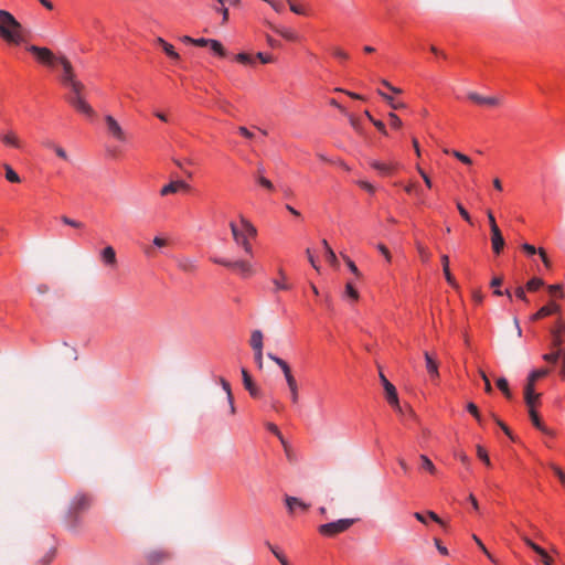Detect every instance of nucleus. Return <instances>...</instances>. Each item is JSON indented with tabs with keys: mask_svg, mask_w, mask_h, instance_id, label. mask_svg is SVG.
<instances>
[{
	"mask_svg": "<svg viewBox=\"0 0 565 565\" xmlns=\"http://www.w3.org/2000/svg\"><path fill=\"white\" fill-rule=\"evenodd\" d=\"M0 38L13 45L24 42L22 24L11 12L2 9H0Z\"/></svg>",
	"mask_w": 565,
	"mask_h": 565,
	"instance_id": "obj_1",
	"label": "nucleus"
},
{
	"mask_svg": "<svg viewBox=\"0 0 565 565\" xmlns=\"http://www.w3.org/2000/svg\"><path fill=\"white\" fill-rule=\"evenodd\" d=\"M71 94L66 96V100L79 113L93 117L95 115L92 106L85 100L83 93L85 86L81 81L73 83L70 87Z\"/></svg>",
	"mask_w": 565,
	"mask_h": 565,
	"instance_id": "obj_2",
	"label": "nucleus"
},
{
	"mask_svg": "<svg viewBox=\"0 0 565 565\" xmlns=\"http://www.w3.org/2000/svg\"><path fill=\"white\" fill-rule=\"evenodd\" d=\"M267 356L271 361H274L281 369V371H282V373L285 375L288 388L290 391V399H291V402L294 404H297L298 399H299L298 384H297V381H296V379L294 377V375L291 373V370H290L289 365L287 364L286 361H284L282 359L276 356L273 353H267Z\"/></svg>",
	"mask_w": 565,
	"mask_h": 565,
	"instance_id": "obj_3",
	"label": "nucleus"
},
{
	"mask_svg": "<svg viewBox=\"0 0 565 565\" xmlns=\"http://www.w3.org/2000/svg\"><path fill=\"white\" fill-rule=\"evenodd\" d=\"M212 262L226 268L233 269L243 278H248L254 275L253 266L246 259L228 260L225 258L213 257Z\"/></svg>",
	"mask_w": 565,
	"mask_h": 565,
	"instance_id": "obj_4",
	"label": "nucleus"
},
{
	"mask_svg": "<svg viewBox=\"0 0 565 565\" xmlns=\"http://www.w3.org/2000/svg\"><path fill=\"white\" fill-rule=\"evenodd\" d=\"M354 522V519H340L338 521L320 525L319 533L324 536H335L337 534L349 530Z\"/></svg>",
	"mask_w": 565,
	"mask_h": 565,
	"instance_id": "obj_5",
	"label": "nucleus"
},
{
	"mask_svg": "<svg viewBox=\"0 0 565 565\" xmlns=\"http://www.w3.org/2000/svg\"><path fill=\"white\" fill-rule=\"evenodd\" d=\"M26 50L33 54L40 63L46 66H53L55 63H58V57L47 47L29 45Z\"/></svg>",
	"mask_w": 565,
	"mask_h": 565,
	"instance_id": "obj_6",
	"label": "nucleus"
},
{
	"mask_svg": "<svg viewBox=\"0 0 565 565\" xmlns=\"http://www.w3.org/2000/svg\"><path fill=\"white\" fill-rule=\"evenodd\" d=\"M380 380L383 384L385 396L388 404L398 413L403 412V407L399 405L398 396L395 386L386 379V376L380 371Z\"/></svg>",
	"mask_w": 565,
	"mask_h": 565,
	"instance_id": "obj_7",
	"label": "nucleus"
},
{
	"mask_svg": "<svg viewBox=\"0 0 565 565\" xmlns=\"http://www.w3.org/2000/svg\"><path fill=\"white\" fill-rule=\"evenodd\" d=\"M58 64L62 66L63 73L61 82L63 85L70 87L73 83L77 82L75 71L68 58L64 55L58 56Z\"/></svg>",
	"mask_w": 565,
	"mask_h": 565,
	"instance_id": "obj_8",
	"label": "nucleus"
},
{
	"mask_svg": "<svg viewBox=\"0 0 565 565\" xmlns=\"http://www.w3.org/2000/svg\"><path fill=\"white\" fill-rule=\"evenodd\" d=\"M564 340L558 337L557 332H554V340L551 343L552 351L543 354V360L551 364H556L563 353L562 345Z\"/></svg>",
	"mask_w": 565,
	"mask_h": 565,
	"instance_id": "obj_9",
	"label": "nucleus"
},
{
	"mask_svg": "<svg viewBox=\"0 0 565 565\" xmlns=\"http://www.w3.org/2000/svg\"><path fill=\"white\" fill-rule=\"evenodd\" d=\"M230 228L235 243L238 246H242L247 255L252 256L253 248L247 235L244 232H242L234 222L230 223Z\"/></svg>",
	"mask_w": 565,
	"mask_h": 565,
	"instance_id": "obj_10",
	"label": "nucleus"
},
{
	"mask_svg": "<svg viewBox=\"0 0 565 565\" xmlns=\"http://www.w3.org/2000/svg\"><path fill=\"white\" fill-rule=\"evenodd\" d=\"M105 122L107 131L111 137H114L118 141H126L125 131L122 130L119 122L111 115L105 116Z\"/></svg>",
	"mask_w": 565,
	"mask_h": 565,
	"instance_id": "obj_11",
	"label": "nucleus"
},
{
	"mask_svg": "<svg viewBox=\"0 0 565 565\" xmlns=\"http://www.w3.org/2000/svg\"><path fill=\"white\" fill-rule=\"evenodd\" d=\"M0 140L3 142V145L15 148V149H22L23 142L19 138L18 134L13 130L3 131L0 134Z\"/></svg>",
	"mask_w": 565,
	"mask_h": 565,
	"instance_id": "obj_12",
	"label": "nucleus"
},
{
	"mask_svg": "<svg viewBox=\"0 0 565 565\" xmlns=\"http://www.w3.org/2000/svg\"><path fill=\"white\" fill-rule=\"evenodd\" d=\"M190 185L182 180L171 181L169 184L162 186L160 194L162 196L174 194L179 191H189Z\"/></svg>",
	"mask_w": 565,
	"mask_h": 565,
	"instance_id": "obj_13",
	"label": "nucleus"
},
{
	"mask_svg": "<svg viewBox=\"0 0 565 565\" xmlns=\"http://www.w3.org/2000/svg\"><path fill=\"white\" fill-rule=\"evenodd\" d=\"M468 98L478 105H487V106H491V107L499 106L501 103L499 97H494V96L484 97L475 92L469 93Z\"/></svg>",
	"mask_w": 565,
	"mask_h": 565,
	"instance_id": "obj_14",
	"label": "nucleus"
},
{
	"mask_svg": "<svg viewBox=\"0 0 565 565\" xmlns=\"http://www.w3.org/2000/svg\"><path fill=\"white\" fill-rule=\"evenodd\" d=\"M561 312V306L556 302H550L546 306H543L536 313H534L531 317L532 321L540 320L542 318H545L551 315L559 313Z\"/></svg>",
	"mask_w": 565,
	"mask_h": 565,
	"instance_id": "obj_15",
	"label": "nucleus"
},
{
	"mask_svg": "<svg viewBox=\"0 0 565 565\" xmlns=\"http://www.w3.org/2000/svg\"><path fill=\"white\" fill-rule=\"evenodd\" d=\"M242 380L244 387L248 391L252 397H259L260 396V390L256 386V384L253 382L252 376L247 372L246 369H242Z\"/></svg>",
	"mask_w": 565,
	"mask_h": 565,
	"instance_id": "obj_16",
	"label": "nucleus"
},
{
	"mask_svg": "<svg viewBox=\"0 0 565 565\" xmlns=\"http://www.w3.org/2000/svg\"><path fill=\"white\" fill-rule=\"evenodd\" d=\"M534 386L531 383H526L524 386V402L529 408L534 407L541 397V394L535 392Z\"/></svg>",
	"mask_w": 565,
	"mask_h": 565,
	"instance_id": "obj_17",
	"label": "nucleus"
},
{
	"mask_svg": "<svg viewBox=\"0 0 565 565\" xmlns=\"http://www.w3.org/2000/svg\"><path fill=\"white\" fill-rule=\"evenodd\" d=\"M269 26L271 28V30L274 32H276L277 34H279L280 36H282L287 41H298L299 40L298 33L295 30L290 29V28L277 26V25H274V24H269Z\"/></svg>",
	"mask_w": 565,
	"mask_h": 565,
	"instance_id": "obj_18",
	"label": "nucleus"
},
{
	"mask_svg": "<svg viewBox=\"0 0 565 565\" xmlns=\"http://www.w3.org/2000/svg\"><path fill=\"white\" fill-rule=\"evenodd\" d=\"M424 358L426 362V370L429 373L430 377L433 380L437 379L439 376L438 362L428 352L424 353Z\"/></svg>",
	"mask_w": 565,
	"mask_h": 565,
	"instance_id": "obj_19",
	"label": "nucleus"
},
{
	"mask_svg": "<svg viewBox=\"0 0 565 565\" xmlns=\"http://www.w3.org/2000/svg\"><path fill=\"white\" fill-rule=\"evenodd\" d=\"M491 243H492V249L493 252L499 255L503 247H504V238L501 234V231L500 228L499 230H494V231H491Z\"/></svg>",
	"mask_w": 565,
	"mask_h": 565,
	"instance_id": "obj_20",
	"label": "nucleus"
},
{
	"mask_svg": "<svg viewBox=\"0 0 565 565\" xmlns=\"http://www.w3.org/2000/svg\"><path fill=\"white\" fill-rule=\"evenodd\" d=\"M157 44L160 45L163 50V52L172 60L174 61H179L180 60V55L179 53L174 50L173 45L168 43L166 40H163L162 38H157L156 40Z\"/></svg>",
	"mask_w": 565,
	"mask_h": 565,
	"instance_id": "obj_21",
	"label": "nucleus"
},
{
	"mask_svg": "<svg viewBox=\"0 0 565 565\" xmlns=\"http://www.w3.org/2000/svg\"><path fill=\"white\" fill-rule=\"evenodd\" d=\"M100 256H102V260L106 265L111 266V267L116 266V264H117L116 252L111 246H106L102 250Z\"/></svg>",
	"mask_w": 565,
	"mask_h": 565,
	"instance_id": "obj_22",
	"label": "nucleus"
},
{
	"mask_svg": "<svg viewBox=\"0 0 565 565\" xmlns=\"http://www.w3.org/2000/svg\"><path fill=\"white\" fill-rule=\"evenodd\" d=\"M529 414H530V417H531V420H532L533 425L539 430H541L542 433H544L546 435L553 436V433L541 422V419H540L537 413L535 412L534 407L529 408Z\"/></svg>",
	"mask_w": 565,
	"mask_h": 565,
	"instance_id": "obj_23",
	"label": "nucleus"
},
{
	"mask_svg": "<svg viewBox=\"0 0 565 565\" xmlns=\"http://www.w3.org/2000/svg\"><path fill=\"white\" fill-rule=\"evenodd\" d=\"M440 259H441L443 270H444V275H445L446 280L452 287L457 288L456 280H455V278L451 275L450 269H449V257H448V255H441Z\"/></svg>",
	"mask_w": 565,
	"mask_h": 565,
	"instance_id": "obj_24",
	"label": "nucleus"
},
{
	"mask_svg": "<svg viewBox=\"0 0 565 565\" xmlns=\"http://www.w3.org/2000/svg\"><path fill=\"white\" fill-rule=\"evenodd\" d=\"M178 267L185 273H192L196 269V262L190 257H181L178 259Z\"/></svg>",
	"mask_w": 565,
	"mask_h": 565,
	"instance_id": "obj_25",
	"label": "nucleus"
},
{
	"mask_svg": "<svg viewBox=\"0 0 565 565\" xmlns=\"http://www.w3.org/2000/svg\"><path fill=\"white\" fill-rule=\"evenodd\" d=\"M220 383L226 393L231 414H235L236 408H235V404H234V397L232 394L231 385L224 377H220Z\"/></svg>",
	"mask_w": 565,
	"mask_h": 565,
	"instance_id": "obj_26",
	"label": "nucleus"
},
{
	"mask_svg": "<svg viewBox=\"0 0 565 565\" xmlns=\"http://www.w3.org/2000/svg\"><path fill=\"white\" fill-rule=\"evenodd\" d=\"M169 554L164 551H151L147 555V559L150 564H158L169 558Z\"/></svg>",
	"mask_w": 565,
	"mask_h": 565,
	"instance_id": "obj_27",
	"label": "nucleus"
},
{
	"mask_svg": "<svg viewBox=\"0 0 565 565\" xmlns=\"http://www.w3.org/2000/svg\"><path fill=\"white\" fill-rule=\"evenodd\" d=\"M249 342L254 351L263 350V332L260 330H254Z\"/></svg>",
	"mask_w": 565,
	"mask_h": 565,
	"instance_id": "obj_28",
	"label": "nucleus"
},
{
	"mask_svg": "<svg viewBox=\"0 0 565 565\" xmlns=\"http://www.w3.org/2000/svg\"><path fill=\"white\" fill-rule=\"evenodd\" d=\"M285 501H286V505L288 508V510L290 512L294 511L295 507H299L301 508L302 510H307L309 508V505L302 501H300L298 498L296 497H290V495H287L285 498Z\"/></svg>",
	"mask_w": 565,
	"mask_h": 565,
	"instance_id": "obj_29",
	"label": "nucleus"
},
{
	"mask_svg": "<svg viewBox=\"0 0 565 565\" xmlns=\"http://www.w3.org/2000/svg\"><path fill=\"white\" fill-rule=\"evenodd\" d=\"M550 372H551V370L547 367L535 370L532 373H530V375L527 376L526 383H531V384L535 385L537 380L545 377L546 375L550 374Z\"/></svg>",
	"mask_w": 565,
	"mask_h": 565,
	"instance_id": "obj_30",
	"label": "nucleus"
},
{
	"mask_svg": "<svg viewBox=\"0 0 565 565\" xmlns=\"http://www.w3.org/2000/svg\"><path fill=\"white\" fill-rule=\"evenodd\" d=\"M241 224H242V227H243L242 232H244L247 235L248 238L249 237H252V238L256 237L257 230L248 220H246L245 217L242 216L241 217Z\"/></svg>",
	"mask_w": 565,
	"mask_h": 565,
	"instance_id": "obj_31",
	"label": "nucleus"
},
{
	"mask_svg": "<svg viewBox=\"0 0 565 565\" xmlns=\"http://www.w3.org/2000/svg\"><path fill=\"white\" fill-rule=\"evenodd\" d=\"M501 284H502V277H494L491 280L490 285H491L492 288H494V295H497V296L505 295L511 300L512 299V295H511L509 289H507L505 291H502V290L499 289Z\"/></svg>",
	"mask_w": 565,
	"mask_h": 565,
	"instance_id": "obj_32",
	"label": "nucleus"
},
{
	"mask_svg": "<svg viewBox=\"0 0 565 565\" xmlns=\"http://www.w3.org/2000/svg\"><path fill=\"white\" fill-rule=\"evenodd\" d=\"M377 94L393 108V109H403L405 108V104L404 103H396V100H394V98L385 93H383L382 90H377Z\"/></svg>",
	"mask_w": 565,
	"mask_h": 565,
	"instance_id": "obj_33",
	"label": "nucleus"
},
{
	"mask_svg": "<svg viewBox=\"0 0 565 565\" xmlns=\"http://www.w3.org/2000/svg\"><path fill=\"white\" fill-rule=\"evenodd\" d=\"M322 246L324 248V252H326V258L327 260L331 264V265H337L338 264V259H337V256L333 252V249L330 247V245L328 244L327 239H322Z\"/></svg>",
	"mask_w": 565,
	"mask_h": 565,
	"instance_id": "obj_34",
	"label": "nucleus"
},
{
	"mask_svg": "<svg viewBox=\"0 0 565 565\" xmlns=\"http://www.w3.org/2000/svg\"><path fill=\"white\" fill-rule=\"evenodd\" d=\"M419 460H420V468L430 472V473H435L436 472V467L435 465L431 462V460L425 456V455H420L419 456Z\"/></svg>",
	"mask_w": 565,
	"mask_h": 565,
	"instance_id": "obj_35",
	"label": "nucleus"
},
{
	"mask_svg": "<svg viewBox=\"0 0 565 565\" xmlns=\"http://www.w3.org/2000/svg\"><path fill=\"white\" fill-rule=\"evenodd\" d=\"M371 166L382 174H390L394 168L392 164H386L380 161H372Z\"/></svg>",
	"mask_w": 565,
	"mask_h": 565,
	"instance_id": "obj_36",
	"label": "nucleus"
},
{
	"mask_svg": "<svg viewBox=\"0 0 565 565\" xmlns=\"http://www.w3.org/2000/svg\"><path fill=\"white\" fill-rule=\"evenodd\" d=\"M497 386L498 388L504 394L507 398L512 397V393L509 388V383L505 377H500L497 380Z\"/></svg>",
	"mask_w": 565,
	"mask_h": 565,
	"instance_id": "obj_37",
	"label": "nucleus"
},
{
	"mask_svg": "<svg viewBox=\"0 0 565 565\" xmlns=\"http://www.w3.org/2000/svg\"><path fill=\"white\" fill-rule=\"evenodd\" d=\"M255 180L259 185L265 188L267 191L273 192L275 190L273 182L270 180H268L267 178H265V175L255 174Z\"/></svg>",
	"mask_w": 565,
	"mask_h": 565,
	"instance_id": "obj_38",
	"label": "nucleus"
},
{
	"mask_svg": "<svg viewBox=\"0 0 565 565\" xmlns=\"http://www.w3.org/2000/svg\"><path fill=\"white\" fill-rule=\"evenodd\" d=\"M209 46L218 56H221V57L226 56V51H225V49L223 47V45H222V43L220 41L212 39V41L210 42Z\"/></svg>",
	"mask_w": 565,
	"mask_h": 565,
	"instance_id": "obj_39",
	"label": "nucleus"
},
{
	"mask_svg": "<svg viewBox=\"0 0 565 565\" xmlns=\"http://www.w3.org/2000/svg\"><path fill=\"white\" fill-rule=\"evenodd\" d=\"M6 178L9 182L19 183L21 181L19 174L9 164H4Z\"/></svg>",
	"mask_w": 565,
	"mask_h": 565,
	"instance_id": "obj_40",
	"label": "nucleus"
},
{
	"mask_svg": "<svg viewBox=\"0 0 565 565\" xmlns=\"http://www.w3.org/2000/svg\"><path fill=\"white\" fill-rule=\"evenodd\" d=\"M554 332H557L558 333V337L562 338L564 340V334H565V320L563 319H558L556 321V326L555 328H553L551 330V334H552V341L554 340Z\"/></svg>",
	"mask_w": 565,
	"mask_h": 565,
	"instance_id": "obj_41",
	"label": "nucleus"
},
{
	"mask_svg": "<svg viewBox=\"0 0 565 565\" xmlns=\"http://www.w3.org/2000/svg\"><path fill=\"white\" fill-rule=\"evenodd\" d=\"M221 7H213V10L222 14V24H226L228 21V10L223 7L224 0H215Z\"/></svg>",
	"mask_w": 565,
	"mask_h": 565,
	"instance_id": "obj_42",
	"label": "nucleus"
},
{
	"mask_svg": "<svg viewBox=\"0 0 565 565\" xmlns=\"http://www.w3.org/2000/svg\"><path fill=\"white\" fill-rule=\"evenodd\" d=\"M266 427H267V429L269 431H271L273 434H275L279 438L281 445L284 446V449L287 450V441L284 439V437H282L280 430L278 429V427L275 424H273V423H267Z\"/></svg>",
	"mask_w": 565,
	"mask_h": 565,
	"instance_id": "obj_43",
	"label": "nucleus"
},
{
	"mask_svg": "<svg viewBox=\"0 0 565 565\" xmlns=\"http://www.w3.org/2000/svg\"><path fill=\"white\" fill-rule=\"evenodd\" d=\"M547 290H548V292L552 296H555V297H558V298H564L565 297V294L563 291V285H561V284L550 285L547 287Z\"/></svg>",
	"mask_w": 565,
	"mask_h": 565,
	"instance_id": "obj_44",
	"label": "nucleus"
},
{
	"mask_svg": "<svg viewBox=\"0 0 565 565\" xmlns=\"http://www.w3.org/2000/svg\"><path fill=\"white\" fill-rule=\"evenodd\" d=\"M444 152L447 153V154L448 153L452 154L455 158L460 160L462 163L471 164V159L468 156H466V154H463V153H461V152H459L457 150L450 151L448 149H444Z\"/></svg>",
	"mask_w": 565,
	"mask_h": 565,
	"instance_id": "obj_45",
	"label": "nucleus"
},
{
	"mask_svg": "<svg viewBox=\"0 0 565 565\" xmlns=\"http://www.w3.org/2000/svg\"><path fill=\"white\" fill-rule=\"evenodd\" d=\"M544 285V281L541 279V278H532L530 279L527 282H526V289L529 291H535L537 290L540 287H542Z\"/></svg>",
	"mask_w": 565,
	"mask_h": 565,
	"instance_id": "obj_46",
	"label": "nucleus"
},
{
	"mask_svg": "<svg viewBox=\"0 0 565 565\" xmlns=\"http://www.w3.org/2000/svg\"><path fill=\"white\" fill-rule=\"evenodd\" d=\"M477 456L479 457L480 460H482L488 467L491 466V461H490V458H489V455L487 452V450L478 445L477 446Z\"/></svg>",
	"mask_w": 565,
	"mask_h": 565,
	"instance_id": "obj_47",
	"label": "nucleus"
},
{
	"mask_svg": "<svg viewBox=\"0 0 565 565\" xmlns=\"http://www.w3.org/2000/svg\"><path fill=\"white\" fill-rule=\"evenodd\" d=\"M61 221L67 225V226H72V227H75V228H83L84 227V224L79 221H76V220H73L66 215H63L61 216Z\"/></svg>",
	"mask_w": 565,
	"mask_h": 565,
	"instance_id": "obj_48",
	"label": "nucleus"
},
{
	"mask_svg": "<svg viewBox=\"0 0 565 565\" xmlns=\"http://www.w3.org/2000/svg\"><path fill=\"white\" fill-rule=\"evenodd\" d=\"M491 417L498 424V426L504 431V434L510 439L514 440V436L512 435V431L510 430V428L502 420H500L494 414H492Z\"/></svg>",
	"mask_w": 565,
	"mask_h": 565,
	"instance_id": "obj_49",
	"label": "nucleus"
},
{
	"mask_svg": "<svg viewBox=\"0 0 565 565\" xmlns=\"http://www.w3.org/2000/svg\"><path fill=\"white\" fill-rule=\"evenodd\" d=\"M472 539L473 541L477 543V545L479 546V548L488 556V558L493 562V563H497V559L489 553V551L487 550V547L484 546V544L482 543V541L476 535L473 534L472 535Z\"/></svg>",
	"mask_w": 565,
	"mask_h": 565,
	"instance_id": "obj_50",
	"label": "nucleus"
},
{
	"mask_svg": "<svg viewBox=\"0 0 565 565\" xmlns=\"http://www.w3.org/2000/svg\"><path fill=\"white\" fill-rule=\"evenodd\" d=\"M345 296L353 300L359 299V292L356 291V289L353 287L352 282H350V281H348L345 285Z\"/></svg>",
	"mask_w": 565,
	"mask_h": 565,
	"instance_id": "obj_51",
	"label": "nucleus"
},
{
	"mask_svg": "<svg viewBox=\"0 0 565 565\" xmlns=\"http://www.w3.org/2000/svg\"><path fill=\"white\" fill-rule=\"evenodd\" d=\"M523 542L532 548L536 554H543V548L531 541L527 536H522Z\"/></svg>",
	"mask_w": 565,
	"mask_h": 565,
	"instance_id": "obj_52",
	"label": "nucleus"
},
{
	"mask_svg": "<svg viewBox=\"0 0 565 565\" xmlns=\"http://www.w3.org/2000/svg\"><path fill=\"white\" fill-rule=\"evenodd\" d=\"M417 250L419 253V256L422 258L423 262H428L429 257H430V253L428 252V249L423 246L420 243H417Z\"/></svg>",
	"mask_w": 565,
	"mask_h": 565,
	"instance_id": "obj_53",
	"label": "nucleus"
},
{
	"mask_svg": "<svg viewBox=\"0 0 565 565\" xmlns=\"http://www.w3.org/2000/svg\"><path fill=\"white\" fill-rule=\"evenodd\" d=\"M388 119H390V124H391V126H392L393 128L398 129V128H401V127H402V125H403V124H402V120L399 119V117H398L396 114H394V113H390V114H388Z\"/></svg>",
	"mask_w": 565,
	"mask_h": 565,
	"instance_id": "obj_54",
	"label": "nucleus"
},
{
	"mask_svg": "<svg viewBox=\"0 0 565 565\" xmlns=\"http://www.w3.org/2000/svg\"><path fill=\"white\" fill-rule=\"evenodd\" d=\"M54 153L62 160L68 162L70 161V157L67 154V152L64 150L63 147H61L60 145H57V147L53 150Z\"/></svg>",
	"mask_w": 565,
	"mask_h": 565,
	"instance_id": "obj_55",
	"label": "nucleus"
},
{
	"mask_svg": "<svg viewBox=\"0 0 565 565\" xmlns=\"http://www.w3.org/2000/svg\"><path fill=\"white\" fill-rule=\"evenodd\" d=\"M551 468L554 471V473L557 476L559 481L563 484H565V473H564V471L559 467H557L556 465H553V463H551Z\"/></svg>",
	"mask_w": 565,
	"mask_h": 565,
	"instance_id": "obj_56",
	"label": "nucleus"
},
{
	"mask_svg": "<svg viewBox=\"0 0 565 565\" xmlns=\"http://www.w3.org/2000/svg\"><path fill=\"white\" fill-rule=\"evenodd\" d=\"M332 52H333V55L335 57H338V58H340L342 61H345V60L349 58V54L345 51H343L342 49H340V47H334L332 50Z\"/></svg>",
	"mask_w": 565,
	"mask_h": 565,
	"instance_id": "obj_57",
	"label": "nucleus"
},
{
	"mask_svg": "<svg viewBox=\"0 0 565 565\" xmlns=\"http://www.w3.org/2000/svg\"><path fill=\"white\" fill-rule=\"evenodd\" d=\"M236 60H237V62L243 63V64L253 63V58L247 53H238L236 55Z\"/></svg>",
	"mask_w": 565,
	"mask_h": 565,
	"instance_id": "obj_58",
	"label": "nucleus"
},
{
	"mask_svg": "<svg viewBox=\"0 0 565 565\" xmlns=\"http://www.w3.org/2000/svg\"><path fill=\"white\" fill-rule=\"evenodd\" d=\"M537 253L541 256V258L544 263V266L550 269L552 267V264H551L550 258L546 255V252L543 248H539Z\"/></svg>",
	"mask_w": 565,
	"mask_h": 565,
	"instance_id": "obj_59",
	"label": "nucleus"
},
{
	"mask_svg": "<svg viewBox=\"0 0 565 565\" xmlns=\"http://www.w3.org/2000/svg\"><path fill=\"white\" fill-rule=\"evenodd\" d=\"M377 249H379V252H380V253L385 257V259H386L387 262H391L392 256H391V253H390V250L387 249V247H386L385 245H383V244H379V245H377Z\"/></svg>",
	"mask_w": 565,
	"mask_h": 565,
	"instance_id": "obj_60",
	"label": "nucleus"
},
{
	"mask_svg": "<svg viewBox=\"0 0 565 565\" xmlns=\"http://www.w3.org/2000/svg\"><path fill=\"white\" fill-rule=\"evenodd\" d=\"M457 209L460 213V215L463 217V220H466L467 222H471V217L469 215V213L467 212V210L462 206V204L460 202H457Z\"/></svg>",
	"mask_w": 565,
	"mask_h": 565,
	"instance_id": "obj_61",
	"label": "nucleus"
},
{
	"mask_svg": "<svg viewBox=\"0 0 565 565\" xmlns=\"http://www.w3.org/2000/svg\"><path fill=\"white\" fill-rule=\"evenodd\" d=\"M515 296L516 298H519L520 300L524 301V302H529V299L526 297V294L524 291V288L523 287H518L515 289Z\"/></svg>",
	"mask_w": 565,
	"mask_h": 565,
	"instance_id": "obj_62",
	"label": "nucleus"
},
{
	"mask_svg": "<svg viewBox=\"0 0 565 565\" xmlns=\"http://www.w3.org/2000/svg\"><path fill=\"white\" fill-rule=\"evenodd\" d=\"M256 56L264 64L271 63L274 61L273 56L269 54H264V53L259 52V53H257Z\"/></svg>",
	"mask_w": 565,
	"mask_h": 565,
	"instance_id": "obj_63",
	"label": "nucleus"
},
{
	"mask_svg": "<svg viewBox=\"0 0 565 565\" xmlns=\"http://www.w3.org/2000/svg\"><path fill=\"white\" fill-rule=\"evenodd\" d=\"M153 245L156 247L162 248V247H166L168 245V241L166 238H163V237L156 236L153 238Z\"/></svg>",
	"mask_w": 565,
	"mask_h": 565,
	"instance_id": "obj_64",
	"label": "nucleus"
}]
</instances>
